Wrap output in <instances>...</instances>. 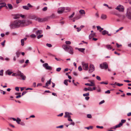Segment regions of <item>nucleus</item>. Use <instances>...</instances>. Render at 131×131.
<instances>
[{"label": "nucleus", "mask_w": 131, "mask_h": 131, "mask_svg": "<svg viewBox=\"0 0 131 131\" xmlns=\"http://www.w3.org/2000/svg\"><path fill=\"white\" fill-rule=\"evenodd\" d=\"M23 22L22 20H15L11 23L9 25V26L11 29L18 28L19 27H23Z\"/></svg>", "instance_id": "f257e3e1"}, {"label": "nucleus", "mask_w": 131, "mask_h": 131, "mask_svg": "<svg viewBox=\"0 0 131 131\" xmlns=\"http://www.w3.org/2000/svg\"><path fill=\"white\" fill-rule=\"evenodd\" d=\"M70 11V9L68 7H61L59 8L58 10V13L61 14L63 12H67Z\"/></svg>", "instance_id": "f03ea898"}, {"label": "nucleus", "mask_w": 131, "mask_h": 131, "mask_svg": "<svg viewBox=\"0 0 131 131\" xmlns=\"http://www.w3.org/2000/svg\"><path fill=\"white\" fill-rule=\"evenodd\" d=\"M31 19H33L39 22H42L44 20L43 19L41 18L38 17L35 15L31 16L30 17Z\"/></svg>", "instance_id": "7ed1b4c3"}, {"label": "nucleus", "mask_w": 131, "mask_h": 131, "mask_svg": "<svg viewBox=\"0 0 131 131\" xmlns=\"http://www.w3.org/2000/svg\"><path fill=\"white\" fill-rule=\"evenodd\" d=\"M100 67L102 69H106L108 68V64L106 62H104L100 65Z\"/></svg>", "instance_id": "20e7f679"}, {"label": "nucleus", "mask_w": 131, "mask_h": 131, "mask_svg": "<svg viewBox=\"0 0 131 131\" xmlns=\"http://www.w3.org/2000/svg\"><path fill=\"white\" fill-rule=\"evenodd\" d=\"M23 22V26H25L29 25L32 23L31 21L28 20H22Z\"/></svg>", "instance_id": "39448f33"}, {"label": "nucleus", "mask_w": 131, "mask_h": 131, "mask_svg": "<svg viewBox=\"0 0 131 131\" xmlns=\"http://www.w3.org/2000/svg\"><path fill=\"white\" fill-rule=\"evenodd\" d=\"M17 75L19 76L22 79V80H24L26 78V76L21 71H18V72Z\"/></svg>", "instance_id": "423d86ee"}, {"label": "nucleus", "mask_w": 131, "mask_h": 131, "mask_svg": "<svg viewBox=\"0 0 131 131\" xmlns=\"http://www.w3.org/2000/svg\"><path fill=\"white\" fill-rule=\"evenodd\" d=\"M66 51L68 52L71 54H72L73 53V49L72 47L68 45Z\"/></svg>", "instance_id": "0eeeda50"}, {"label": "nucleus", "mask_w": 131, "mask_h": 131, "mask_svg": "<svg viewBox=\"0 0 131 131\" xmlns=\"http://www.w3.org/2000/svg\"><path fill=\"white\" fill-rule=\"evenodd\" d=\"M82 64L83 70H87L88 69V63L83 62H82Z\"/></svg>", "instance_id": "6e6552de"}, {"label": "nucleus", "mask_w": 131, "mask_h": 131, "mask_svg": "<svg viewBox=\"0 0 131 131\" xmlns=\"http://www.w3.org/2000/svg\"><path fill=\"white\" fill-rule=\"evenodd\" d=\"M115 9L118 10L119 12H123L124 10V7L122 5H119L117 6Z\"/></svg>", "instance_id": "1a4fd4ad"}, {"label": "nucleus", "mask_w": 131, "mask_h": 131, "mask_svg": "<svg viewBox=\"0 0 131 131\" xmlns=\"http://www.w3.org/2000/svg\"><path fill=\"white\" fill-rule=\"evenodd\" d=\"M68 112H66L64 117H68V120L69 121L72 122V120L71 118V116L69 114H68Z\"/></svg>", "instance_id": "9d476101"}, {"label": "nucleus", "mask_w": 131, "mask_h": 131, "mask_svg": "<svg viewBox=\"0 0 131 131\" xmlns=\"http://www.w3.org/2000/svg\"><path fill=\"white\" fill-rule=\"evenodd\" d=\"M43 66L46 69L51 70L52 69L51 67L49 66L47 63H45L43 64Z\"/></svg>", "instance_id": "9b49d317"}, {"label": "nucleus", "mask_w": 131, "mask_h": 131, "mask_svg": "<svg viewBox=\"0 0 131 131\" xmlns=\"http://www.w3.org/2000/svg\"><path fill=\"white\" fill-rule=\"evenodd\" d=\"M95 70L94 66L92 64H90L89 66V72L91 73L93 71Z\"/></svg>", "instance_id": "f8f14e48"}, {"label": "nucleus", "mask_w": 131, "mask_h": 131, "mask_svg": "<svg viewBox=\"0 0 131 131\" xmlns=\"http://www.w3.org/2000/svg\"><path fill=\"white\" fill-rule=\"evenodd\" d=\"M126 16L128 18L131 20V11L127 10Z\"/></svg>", "instance_id": "ddd939ff"}, {"label": "nucleus", "mask_w": 131, "mask_h": 131, "mask_svg": "<svg viewBox=\"0 0 131 131\" xmlns=\"http://www.w3.org/2000/svg\"><path fill=\"white\" fill-rule=\"evenodd\" d=\"M91 83H86L85 84L86 85L89 86H94L95 85V84L94 83L91 82Z\"/></svg>", "instance_id": "4468645a"}, {"label": "nucleus", "mask_w": 131, "mask_h": 131, "mask_svg": "<svg viewBox=\"0 0 131 131\" xmlns=\"http://www.w3.org/2000/svg\"><path fill=\"white\" fill-rule=\"evenodd\" d=\"M51 79H50L49 81H47V82L46 83V85L45 86H43V87L46 88L48 86V84H50L51 83Z\"/></svg>", "instance_id": "2eb2a0df"}, {"label": "nucleus", "mask_w": 131, "mask_h": 131, "mask_svg": "<svg viewBox=\"0 0 131 131\" xmlns=\"http://www.w3.org/2000/svg\"><path fill=\"white\" fill-rule=\"evenodd\" d=\"M96 35L95 33L91 34L89 36V39H91L92 37L95 36Z\"/></svg>", "instance_id": "dca6fc26"}, {"label": "nucleus", "mask_w": 131, "mask_h": 131, "mask_svg": "<svg viewBox=\"0 0 131 131\" xmlns=\"http://www.w3.org/2000/svg\"><path fill=\"white\" fill-rule=\"evenodd\" d=\"M68 46L66 45H63L62 46V47L66 51L67 50Z\"/></svg>", "instance_id": "f3484780"}, {"label": "nucleus", "mask_w": 131, "mask_h": 131, "mask_svg": "<svg viewBox=\"0 0 131 131\" xmlns=\"http://www.w3.org/2000/svg\"><path fill=\"white\" fill-rule=\"evenodd\" d=\"M107 18L106 15L104 14H102L101 16V18L103 20Z\"/></svg>", "instance_id": "a211bd4d"}, {"label": "nucleus", "mask_w": 131, "mask_h": 131, "mask_svg": "<svg viewBox=\"0 0 131 131\" xmlns=\"http://www.w3.org/2000/svg\"><path fill=\"white\" fill-rule=\"evenodd\" d=\"M76 49H77L79 51L82 52H84L85 50V48H75Z\"/></svg>", "instance_id": "6ab92c4d"}, {"label": "nucleus", "mask_w": 131, "mask_h": 131, "mask_svg": "<svg viewBox=\"0 0 131 131\" xmlns=\"http://www.w3.org/2000/svg\"><path fill=\"white\" fill-rule=\"evenodd\" d=\"M83 90L85 91H87L88 90L90 91H92V88L90 87H89L88 88H84V89Z\"/></svg>", "instance_id": "aec40b11"}, {"label": "nucleus", "mask_w": 131, "mask_h": 131, "mask_svg": "<svg viewBox=\"0 0 131 131\" xmlns=\"http://www.w3.org/2000/svg\"><path fill=\"white\" fill-rule=\"evenodd\" d=\"M108 32L106 30H104L102 31V34L103 35H105L106 34H108Z\"/></svg>", "instance_id": "412c9836"}, {"label": "nucleus", "mask_w": 131, "mask_h": 131, "mask_svg": "<svg viewBox=\"0 0 131 131\" xmlns=\"http://www.w3.org/2000/svg\"><path fill=\"white\" fill-rule=\"evenodd\" d=\"M36 34L37 35L40 34L42 33V31L41 30H38L35 31Z\"/></svg>", "instance_id": "4be33fe9"}, {"label": "nucleus", "mask_w": 131, "mask_h": 131, "mask_svg": "<svg viewBox=\"0 0 131 131\" xmlns=\"http://www.w3.org/2000/svg\"><path fill=\"white\" fill-rule=\"evenodd\" d=\"M123 125L122 123H120L116 125L114 127V128H115L117 127H119Z\"/></svg>", "instance_id": "5701e85b"}, {"label": "nucleus", "mask_w": 131, "mask_h": 131, "mask_svg": "<svg viewBox=\"0 0 131 131\" xmlns=\"http://www.w3.org/2000/svg\"><path fill=\"white\" fill-rule=\"evenodd\" d=\"M20 53L21 52H20L18 50L16 52V54L17 57H19V55L20 54Z\"/></svg>", "instance_id": "b1692460"}, {"label": "nucleus", "mask_w": 131, "mask_h": 131, "mask_svg": "<svg viewBox=\"0 0 131 131\" xmlns=\"http://www.w3.org/2000/svg\"><path fill=\"white\" fill-rule=\"evenodd\" d=\"M79 12L80 14L81 15L84 14H85V12L83 10H80Z\"/></svg>", "instance_id": "393cba45"}, {"label": "nucleus", "mask_w": 131, "mask_h": 131, "mask_svg": "<svg viewBox=\"0 0 131 131\" xmlns=\"http://www.w3.org/2000/svg\"><path fill=\"white\" fill-rule=\"evenodd\" d=\"M23 8L27 10H29V8L26 6H23Z\"/></svg>", "instance_id": "a878e982"}, {"label": "nucleus", "mask_w": 131, "mask_h": 131, "mask_svg": "<svg viewBox=\"0 0 131 131\" xmlns=\"http://www.w3.org/2000/svg\"><path fill=\"white\" fill-rule=\"evenodd\" d=\"M7 5L10 9H12L13 8V6L12 5L10 4H8Z\"/></svg>", "instance_id": "bb28decb"}, {"label": "nucleus", "mask_w": 131, "mask_h": 131, "mask_svg": "<svg viewBox=\"0 0 131 131\" xmlns=\"http://www.w3.org/2000/svg\"><path fill=\"white\" fill-rule=\"evenodd\" d=\"M106 47L107 49L110 50L112 48L111 46L109 45H107L106 46Z\"/></svg>", "instance_id": "cd10ccee"}, {"label": "nucleus", "mask_w": 131, "mask_h": 131, "mask_svg": "<svg viewBox=\"0 0 131 131\" xmlns=\"http://www.w3.org/2000/svg\"><path fill=\"white\" fill-rule=\"evenodd\" d=\"M68 80H64V84L67 86L68 85Z\"/></svg>", "instance_id": "c85d7f7f"}, {"label": "nucleus", "mask_w": 131, "mask_h": 131, "mask_svg": "<svg viewBox=\"0 0 131 131\" xmlns=\"http://www.w3.org/2000/svg\"><path fill=\"white\" fill-rule=\"evenodd\" d=\"M17 120H16V121L18 124H20V122L21 121V119L18 118H17Z\"/></svg>", "instance_id": "c756f323"}, {"label": "nucleus", "mask_w": 131, "mask_h": 131, "mask_svg": "<svg viewBox=\"0 0 131 131\" xmlns=\"http://www.w3.org/2000/svg\"><path fill=\"white\" fill-rule=\"evenodd\" d=\"M100 83L101 84H104L106 85L108 83V81H107L106 82H105L104 81Z\"/></svg>", "instance_id": "7c9ffc66"}, {"label": "nucleus", "mask_w": 131, "mask_h": 131, "mask_svg": "<svg viewBox=\"0 0 131 131\" xmlns=\"http://www.w3.org/2000/svg\"><path fill=\"white\" fill-rule=\"evenodd\" d=\"M85 129H86L88 130H89L90 129H92L93 128V127L92 126H90L88 127H85Z\"/></svg>", "instance_id": "2f4dec72"}, {"label": "nucleus", "mask_w": 131, "mask_h": 131, "mask_svg": "<svg viewBox=\"0 0 131 131\" xmlns=\"http://www.w3.org/2000/svg\"><path fill=\"white\" fill-rule=\"evenodd\" d=\"M4 5H1L0 6V10L3 7L5 6L6 5V3H4Z\"/></svg>", "instance_id": "473e14b6"}, {"label": "nucleus", "mask_w": 131, "mask_h": 131, "mask_svg": "<svg viewBox=\"0 0 131 131\" xmlns=\"http://www.w3.org/2000/svg\"><path fill=\"white\" fill-rule=\"evenodd\" d=\"M75 14V13L74 12H73L72 14L69 17V18H72V17H73L74 16V15Z\"/></svg>", "instance_id": "72a5a7b5"}, {"label": "nucleus", "mask_w": 131, "mask_h": 131, "mask_svg": "<svg viewBox=\"0 0 131 131\" xmlns=\"http://www.w3.org/2000/svg\"><path fill=\"white\" fill-rule=\"evenodd\" d=\"M48 9L47 7H45L42 9V10L43 11H46Z\"/></svg>", "instance_id": "f704fd0d"}, {"label": "nucleus", "mask_w": 131, "mask_h": 131, "mask_svg": "<svg viewBox=\"0 0 131 131\" xmlns=\"http://www.w3.org/2000/svg\"><path fill=\"white\" fill-rule=\"evenodd\" d=\"M56 17V16L54 14H52L50 16V17L51 18H54Z\"/></svg>", "instance_id": "c9c22d12"}, {"label": "nucleus", "mask_w": 131, "mask_h": 131, "mask_svg": "<svg viewBox=\"0 0 131 131\" xmlns=\"http://www.w3.org/2000/svg\"><path fill=\"white\" fill-rule=\"evenodd\" d=\"M21 45L22 46H23L24 45V41L23 40V39H21Z\"/></svg>", "instance_id": "e433bc0d"}, {"label": "nucleus", "mask_w": 131, "mask_h": 131, "mask_svg": "<svg viewBox=\"0 0 131 131\" xmlns=\"http://www.w3.org/2000/svg\"><path fill=\"white\" fill-rule=\"evenodd\" d=\"M65 43L67 45H70L71 44V42L70 41H66Z\"/></svg>", "instance_id": "4c0bfd02"}, {"label": "nucleus", "mask_w": 131, "mask_h": 131, "mask_svg": "<svg viewBox=\"0 0 131 131\" xmlns=\"http://www.w3.org/2000/svg\"><path fill=\"white\" fill-rule=\"evenodd\" d=\"M24 59L20 60L19 61V63H21V64L24 63Z\"/></svg>", "instance_id": "58836bf2"}, {"label": "nucleus", "mask_w": 131, "mask_h": 131, "mask_svg": "<svg viewBox=\"0 0 131 131\" xmlns=\"http://www.w3.org/2000/svg\"><path fill=\"white\" fill-rule=\"evenodd\" d=\"M87 117L89 118H92L91 115L90 114H88L87 115Z\"/></svg>", "instance_id": "ea45409f"}, {"label": "nucleus", "mask_w": 131, "mask_h": 131, "mask_svg": "<svg viewBox=\"0 0 131 131\" xmlns=\"http://www.w3.org/2000/svg\"><path fill=\"white\" fill-rule=\"evenodd\" d=\"M27 5L29 8H32L33 7V6L31 5L29 3H28Z\"/></svg>", "instance_id": "a19ab883"}, {"label": "nucleus", "mask_w": 131, "mask_h": 131, "mask_svg": "<svg viewBox=\"0 0 131 131\" xmlns=\"http://www.w3.org/2000/svg\"><path fill=\"white\" fill-rule=\"evenodd\" d=\"M46 45L47 46L49 47H52V45L50 44L47 43Z\"/></svg>", "instance_id": "79ce46f5"}, {"label": "nucleus", "mask_w": 131, "mask_h": 131, "mask_svg": "<svg viewBox=\"0 0 131 131\" xmlns=\"http://www.w3.org/2000/svg\"><path fill=\"white\" fill-rule=\"evenodd\" d=\"M42 36H43L42 35H39L37 36V38L38 39H39L40 38L42 37Z\"/></svg>", "instance_id": "37998d69"}, {"label": "nucleus", "mask_w": 131, "mask_h": 131, "mask_svg": "<svg viewBox=\"0 0 131 131\" xmlns=\"http://www.w3.org/2000/svg\"><path fill=\"white\" fill-rule=\"evenodd\" d=\"M4 3H6L5 2H3L2 1V0H0V5H4Z\"/></svg>", "instance_id": "c03bdc74"}, {"label": "nucleus", "mask_w": 131, "mask_h": 131, "mask_svg": "<svg viewBox=\"0 0 131 131\" xmlns=\"http://www.w3.org/2000/svg\"><path fill=\"white\" fill-rule=\"evenodd\" d=\"M89 95V93H87L85 94H83V95L84 96H88Z\"/></svg>", "instance_id": "a18cd8bd"}, {"label": "nucleus", "mask_w": 131, "mask_h": 131, "mask_svg": "<svg viewBox=\"0 0 131 131\" xmlns=\"http://www.w3.org/2000/svg\"><path fill=\"white\" fill-rule=\"evenodd\" d=\"M96 79L99 81H100L101 80L100 77L98 76L96 77Z\"/></svg>", "instance_id": "49530a36"}, {"label": "nucleus", "mask_w": 131, "mask_h": 131, "mask_svg": "<svg viewBox=\"0 0 131 131\" xmlns=\"http://www.w3.org/2000/svg\"><path fill=\"white\" fill-rule=\"evenodd\" d=\"M63 127V125H61L59 126L56 127L57 128H62Z\"/></svg>", "instance_id": "de8ad7c7"}, {"label": "nucleus", "mask_w": 131, "mask_h": 131, "mask_svg": "<svg viewBox=\"0 0 131 131\" xmlns=\"http://www.w3.org/2000/svg\"><path fill=\"white\" fill-rule=\"evenodd\" d=\"M61 69V68H57L56 69V71L57 72H59L60 71Z\"/></svg>", "instance_id": "09e8293b"}, {"label": "nucleus", "mask_w": 131, "mask_h": 131, "mask_svg": "<svg viewBox=\"0 0 131 131\" xmlns=\"http://www.w3.org/2000/svg\"><path fill=\"white\" fill-rule=\"evenodd\" d=\"M117 85L119 86H121L123 85V84H121V83H117Z\"/></svg>", "instance_id": "8fccbe9b"}, {"label": "nucleus", "mask_w": 131, "mask_h": 131, "mask_svg": "<svg viewBox=\"0 0 131 131\" xmlns=\"http://www.w3.org/2000/svg\"><path fill=\"white\" fill-rule=\"evenodd\" d=\"M126 122V120L125 119H122L121 120V123H122L123 124V123H125Z\"/></svg>", "instance_id": "3c124183"}, {"label": "nucleus", "mask_w": 131, "mask_h": 131, "mask_svg": "<svg viewBox=\"0 0 131 131\" xmlns=\"http://www.w3.org/2000/svg\"><path fill=\"white\" fill-rule=\"evenodd\" d=\"M96 127L97 128H98L102 129L103 128V127L102 126H96Z\"/></svg>", "instance_id": "603ef678"}, {"label": "nucleus", "mask_w": 131, "mask_h": 131, "mask_svg": "<svg viewBox=\"0 0 131 131\" xmlns=\"http://www.w3.org/2000/svg\"><path fill=\"white\" fill-rule=\"evenodd\" d=\"M78 70L79 71H81L82 70V67L81 66H80L78 68Z\"/></svg>", "instance_id": "864d4df0"}, {"label": "nucleus", "mask_w": 131, "mask_h": 131, "mask_svg": "<svg viewBox=\"0 0 131 131\" xmlns=\"http://www.w3.org/2000/svg\"><path fill=\"white\" fill-rule=\"evenodd\" d=\"M30 36L32 38H35L36 37V36L35 35L33 34L31 35Z\"/></svg>", "instance_id": "5fc2aeb1"}, {"label": "nucleus", "mask_w": 131, "mask_h": 131, "mask_svg": "<svg viewBox=\"0 0 131 131\" xmlns=\"http://www.w3.org/2000/svg\"><path fill=\"white\" fill-rule=\"evenodd\" d=\"M15 90L17 91H19V88L18 87H16L15 88Z\"/></svg>", "instance_id": "6e6d98bb"}, {"label": "nucleus", "mask_w": 131, "mask_h": 131, "mask_svg": "<svg viewBox=\"0 0 131 131\" xmlns=\"http://www.w3.org/2000/svg\"><path fill=\"white\" fill-rule=\"evenodd\" d=\"M76 29H77V31L78 32L80 31L81 30V28H77Z\"/></svg>", "instance_id": "4d7b16f0"}, {"label": "nucleus", "mask_w": 131, "mask_h": 131, "mask_svg": "<svg viewBox=\"0 0 131 131\" xmlns=\"http://www.w3.org/2000/svg\"><path fill=\"white\" fill-rule=\"evenodd\" d=\"M5 40H4L3 42L1 43V45L3 46H4L5 45Z\"/></svg>", "instance_id": "13d9d810"}, {"label": "nucleus", "mask_w": 131, "mask_h": 131, "mask_svg": "<svg viewBox=\"0 0 131 131\" xmlns=\"http://www.w3.org/2000/svg\"><path fill=\"white\" fill-rule=\"evenodd\" d=\"M105 101L104 100H103L101 101L99 103V105H101L103 103H104V102Z\"/></svg>", "instance_id": "bf43d9fd"}, {"label": "nucleus", "mask_w": 131, "mask_h": 131, "mask_svg": "<svg viewBox=\"0 0 131 131\" xmlns=\"http://www.w3.org/2000/svg\"><path fill=\"white\" fill-rule=\"evenodd\" d=\"M21 1V0H16V3L17 4H18Z\"/></svg>", "instance_id": "052dcab7"}, {"label": "nucleus", "mask_w": 131, "mask_h": 131, "mask_svg": "<svg viewBox=\"0 0 131 131\" xmlns=\"http://www.w3.org/2000/svg\"><path fill=\"white\" fill-rule=\"evenodd\" d=\"M105 93L109 94L110 93V91L109 90H108L105 92Z\"/></svg>", "instance_id": "680f3d73"}, {"label": "nucleus", "mask_w": 131, "mask_h": 131, "mask_svg": "<svg viewBox=\"0 0 131 131\" xmlns=\"http://www.w3.org/2000/svg\"><path fill=\"white\" fill-rule=\"evenodd\" d=\"M96 27L97 30H100L101 28V27L99 26H97Z\"/></svg>", "instance_id": "e2e57ef3"}, {"label": "nucleus", "mask_w": 131, "mask_h": 131, "mask_svg": "<svg viewBox=\"0 0 131 131\" xmlns=\"http://www.w3.org/2000/svg\"><path fill=\"white\" fill-rule=\"evenodd\" d=\"M21 96V95H18L16 96V98L18 99Z\"/></svg>", "instance_id": "0e129e2a"}, {"label": "nucleus", "mask_w": 131, "mask_h": 131, "mask_svg": "<svg viewBox=\"0 0 131 131\" xmlns=\"http://www.w3.org/2000/svg\"><path fill=\"white\" fill-rule=\"evenodd\" d=\"M65 23V22L64 21H61L60 22V23L61 24V25H63Z\"/></svg>", "instance_id": "69168bd1"}, {"label": "nucleus", "mask_w": 131, "mask_h": 131, "mask_svg": "<svg viewBox=\"0 0 131 131\" xmlns=\"http://www.w3.org/2000/svg\"><path fill=\"white\" fill-rule=\"evenodd\" d=\"M124 82H127V83H129V82H131V81H129L128 80H124Z\"/></svg>", "instance_id": "338daca9"}, {"label": "nucleus", "mask_w": 131, "mask_h": 131, "mask_svg": "<svg viewBox=\"0 0 131 131\" xmlns=\"http://www.w3.org/2000/svg\"><path fill=\"white\" fill-rule=\"evenodd\" d=\"M127 10L131 11V7H129L127 9Z\"/></svg>", "instance_id": "774afa93"}]
</instances>
